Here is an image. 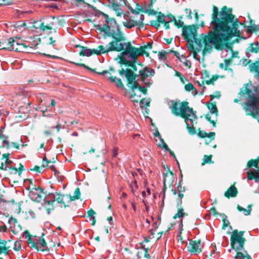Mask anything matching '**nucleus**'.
Wrapping results in <instances>:
<instances>
[{"label": "nucleus", "instance_id": "obj_1", "mask_svg": "<svg viewBox=\"0 0 259 259\" xmlns=\"http://www.w3.org/2000/svg\"><path fill=\"white\" fill-rule=\"evenodd\" d=\"M211 19L208 36L201 35L196 45L197 52H203L202 55H204L214 48L221 51V57L224 60L232 61V49L223 42L238 35L237 19L232 14V9L226 6L220 12L217 7L213 6Z\"/></svg>", "mask_w": 259, "mask_h": 259}, {"label": "nucleus", "instance_id": "obj_2", "mask_svg": "<svg viewBox=\"0 0 259 259\" xmlns=\"http://www.w3.org/2000/svg\"><path fill=\"white\" fill-rule=\"evenodd\" d=\"M101 15L105 18V24L103 25H98L97 29L104 32L105 37H112L113 40L106 46L102 45L101 50L103 54L108 53L109 52H120L124 49L126 42H123L125 38L120 31L119 26L117 24L113 18H109L107 14L101 12Z\"/></svg>", "mask_w": 259, "mask_h": 259}, {"label": "nucleus", "instance_id": "obj_3", "mask_svg": "<svg viewBox=\"0 0 259 259\" xmlns=\"http://www.w3.org/2000/svg\"><path fill=\"white\" fill-rule=\"evenodd\" d=\"M243 93L246 95L244 107L246 115L252 116L259 123V91L257 87L251 83H247Z\"/></svg>", "mask_w": 259, "mask_h": 259}, {"label": "nucleus", "instance_id": "obj_4", "mask_svg": "<svg viewBox=\"0 0 259 259\" xmlns=\"http://www.w3.org/2000/svg\"><path fill=\"white\" fill-rule=\"evenodd\" d=\"M197 27L194 25H191L188 26H184L182 31V36L184 37L186 41L189 43L188 48L190 52V54L193 55V58L197 60H200V56L198 55L199 53L203 54V52H197V49L196 45L198 44V40H200L201 35L207 36V35L204 34H201L197 37Z\"/></svg>", "mask_w": 259, "mask_h": 259}, {"label": "nucleus", "instance_id": "obj_5", "mask_svg": "<svg viewBox=\"0 0 259 259\" xmlns=\"http://www.w3.org/2000/svg\"><path fill=\"white\" fill-rule=\"evenodd\" d=\"M118 73L121 76H125L127 78L128 83L132 84V92L130 98L132 99L133 102L138 103L139 99L141 96V94L137 85L135 84V80L136 78V75H134L133 71L128 68H121L118 70Z\"/></svg>", "mask_w": 259, "mask_h": 259}, {"label": "nucleus", "instance_id": "obj_6", "mask_svg": "<svg viewBox=\"0 0 259 259\" xmlns=\"http://www.w3.org/2000/svg\"><path fill=\"white\" fill-rule=\"evenodd\" d=\"M44 201L46 205L52 206V204L56 201L58 204H61V206L66 207L71 202V199L70 195H63L60 193H55L49 194L44 199Z\"/></svg>", "mask_w": 259, "mask_h": 259}, {"label": "nucleus", "instance_id": "obj_7", "mask_svg": "<svg viewBox=\"0 0 259 259\" xmlns=\"http://www.w3.org/2000/svg\"><path fill=\"white\" fill-rule=\"evenodd\" d=\"M171 113L176 116H181L184 117V112L186 110L189 112L192 111V108H190L187 102H180L179 100H170L167 103Z\"/></svg>", "mask_w": 259, "mask_h": 259}, {"label": "nucleus", "instance_id": "obj_8", "mask_svg": "<svg viewBox=\"0 0 259 259\" xmlns=\"http://www.w3.org/2000/svg\"><path fill=\"white\" fill-rule=\"evenodd\" d=\"M244 232L235 230L232 232L231 237V245L233 249L237 252H241V251H245L244 250V244L245 239L243 237Z\"/></svg>", "mask_w": 259, "mask_h": 259}, {"label": "nucleus", "instance_id": "obj_9", "mask_svg": "<svg viewBox=\"0 0 259 259\" xmlns=\"http://www.w3.org/2000/svg\"><path fill=\"white\" fill-rule=\"evenodd\" d=\"M9 41L11 42V51L29 52L31 48L23 43V40L19 37H11Z\"/></svg>", "mask_w": 259, "mask_h": 259}, {"label": "nucleus", "instance_id": "obj_10", "mask_svg": "<svg viewBox=\"0 0 259 259\" xmlns=\"http://www.w3.org/2000/svg\"><path fill=\"white\" fill-rule=\"evenodd\" d=\"M154 74L155 70L153 69L147 67L139 71L141 80L145 83L147 87H150L152 83L150 81V80Z\"/></svg>", "mask_w": 259, "mask_h": 259}, {"label": "nucleus", "instance_id": "obj_11", "mask_svg": "<svg viewBox=\"0 0 259 259\" xmlns=\"http://www.w3.org/2000/svg\"><path fill=\"white\" fill-rule=\"evenodd\" d=\"M247 166L248 167L254 166L258 168V170H254V171L249 170L247 174L248 180H252L254 178L256 182H259V160L251 159L248 162Z\"/></svg>", "mask_w": 259, "mask_h": 259}, {"label": "nucleus", "instance_id": "obj_12", "mask_svg": "<svg viewBox=\"0 0 259 259\" xmlns=\"http://www.w3.org/2000/svg\"><path fill=\"white\" fill-rule=\"evenodd\" d=\"M189 245L188 246V251L191 254H198L202 251V249L204 247V242H201L200 240H189Z\"/></svg>", "mask_w": 259, "mask_h": 259}, {"label": "nucleus", "instance_id": "obj_13", "mask_svg": "<svg viewBox=\"0 0 259 259\" xmlns=\"http://www.w3.org/2000/svg\"><path fill=\"white\" fill-rule=\"evenodd\" d=\"M43 26V31L46 30H53L56 33V36L58 35L56 29H53V26L55 25L57 19L54 16H46L41 18Z\"/></svg>", "mask_w": 259, "mask_h": 259}, {"label": "nucleus", "instance_id": "obj_14", "mask_svg": "<svg viewBox=\"0 0 259 259\" xmlns=\"http://www.w3.org/2000/svg\"><path fill=\"white\" fill-rule=\"evenodd\" d=\"M136 17H139V19L134 20L131 17L128 21L123 22V26L129 29L136 26L143 27V21L144 19V15L139 13H137L136 14Z\"/></svg>", "mask_w": 259, "mask_h": 259}, {"label": "nucleus", "instance_id": "obj_15", "mask_svg": "<svg viewBox=\"0 0 259 259\" xmlns=\"http://www.w3.org/2000/svg\"><path fill=\"white\" fill-rule=\"evenodd\" d=\"M184 117H182L185 119V121L187 126V128L189 129V132L191 131V129L194 130V123L193 122L196 118V115L195 112L192 109L191 112L186 110L184 112Z\"/></svg>", "mask_w": 259, "mask_h": 259}, {"label": "nucleus", "instance_id": "obj_16", "mask_svg": "<svg viewBox=\"0 0 259 259\" xmlns=\"http://www.w3.org/2000/svg\"><path fill=\"white\" fill-rule=\"evenodd\" d=\"M124 51L121 53L122 57L127 56L131 61H135L136 60V52L137 48L133 47L131 42H126L124 47Z\"/></svg>", "mask_w": 259, "mask_h": 259}, {"label": "nucleus", "instance_id": "obj_17", "mask_svg": "<svg viewBox=\"0 0 259 259\" xmlns=\"http://www.w3.org/2000/svg\"><path fill=\"white\" fill-rule=\"evenodd\" d=\"M28 195L32 200L40 202L45 196V193L42 188L37 187V189L33 188L32 191H29Z\"/></svg>", "mask_w": 259, "mask_h": 259}, {"label": "nucleus", "instance_id": "obj_18", "mask_svg": "<svg viewBox=\"0 0 259 259\" xmlns=\"http://www.w3.org/2000/svg\"><path fill=\"white\" fill-rule=\"evenodd\" d=\"M101 47L102 45L99 46L97 49H88L85 47H81V51L80 52V55L83 56L90 57L92 54H96L97 55L103 54L102 50H101Z\"/></svg>", "mask_w": 259, "mask_h": 259}, {"label": "nucleus", "instance_id": "obj_19", "mask_svg": "<svg viewBox=\"0 0 259 259\" xmlns=\"http://www.w3.org/2000/svg\"><path fill=\"white\" fill-rule=\"evenodd\" d=\"M119 2H123L126 5V0H119ZM112 9L115 12L117 16H121L123 14V11L121 8L120 5L115 2V0H108Z\"/></svg>", "mask_w": 259, "mask_h": 259}, {"label": "nucleus", "instance_id": "obj_20", "mask_svg": "<svg viewBox=\"0 0 259 259\" xmlns=\"http://www.w3.org/2000/svg\"><path fill=\"white\" fill-rule=\"evenodd\" d=\"M253 53H259V42L258 41L250 44L249 47L246 49V56L247 58H249L251 56V54Z\"/></svg>", "mask_w": 259, "mask_h": 259}, {"label": "nucleus", "instance_id": "obj_21", "mask_svg": "<svg viewBox=\"0 0 259 259\" xmlns=\"http://www.w3.org/2000/svg\"><path fill=\"white\" fill-rule=\"evenodd\" d=\"M73 63L75 64L76 66L82 67L85 68L86 69H87V70H89V71H90L91 72H95L96 74H98L99 75H104V76H105L108 79V76H112L111 75L110 72L109 71L104 70V71H103L102 72H97V71H96L95 69H92V68H90L89 67H88V66L85 65L84 64H82V63Z\"/></svg>", "mask_w": 259, "mask_h": 259}, {"label": "nucleus", "instance_id": "obj_22", "mask_svg": "<svg viewBox=\"0 0 259 259\" xmlns=\"http://www.w3.org/2000/svg\"><path fill=\"white\" fill-rule=\"evenodd\" d=\"M37 242V250L41 251H48L49 250L46 241L43 238H36Z\"/></svg>", "mask_w": 259, "mask_h": 259}, {"label": "nucleus", "instance_id": "obj_23", "mask_svg": "<svg viewBox=\"0 0 259 259\" xmlns=\"http://www.w3.org/2000/svg\"><path fill=\"white\" fill-rule=\"evenodd\" d=\"M8 242H10V240L5 241L2 240L0 241V254H7L8 253L11 248L10 246L8 245Z\"/></svg>", "mask_w": 259, "mask_h": 259}, {"label": "nucleus", "instance_id": "obj_24", "mask_svg": "<svg viewBox=\"0 0 259 259\" xmlns=\"http://www.w3.org/2000/svg\"><path fill=\"white\" fill-rule=\"evenodd\" d=\"M237 188L233 185L225 192V196L228 198L230 197H234L237 195Z\"/></svg>", "mask_w": 259, "mask_h": 259}, {"label": "nucleus", "instance_id": "obj_25", "mask_svg": "<svg viewBox=\"0 0 259 259\" xmlns=\"http://www.w3.org/2000/svg\"><path fill=\"white\" fill-rule=\"evenodd\" d=\"M30 23L32 24V27L36 29H39L40 30L43 31V26L41 19L38 20H35L33 19H31L30 20Z\"/></svg>", "mask_w": 259, "mask_h": 259}, {"label": "nucleus", "instance_id": "obj_26", "mask_svg": "<svg viewBox=\"0 0 259 259\" xmlns=\"http://www.w3.org/2000/svg\"><path fill=\"white\" fill-rule=\"evenodd\" d=\"M249 68L251 72H255L259 76V59L258 60L249 65Z\"/></svg>", "mask_w": 259, "mask_h": 259}, {"label": "nucleus", "instance_id": "obj_27", "mask_svg": "<svg viewBox=\"0 0 259 259\" xmlns=\"http://www.w3.org/2000/svg\"><path fill=\"white\" fill-rule=\"evenodd\" d=\"M108 80L112 83L115 84L116 86L118 88L124 89V85L122 84L121 80L120 78H117L116 77L114 76H108Z\"/></svg>", "mask_w": 259, "mask_h": 259}, {"label": "nucleus", "instance_id": "obj_28", "mask_svg": "<svg viewBox=\"0 0 259 259\" xmlns=\"http://www.w3.org/2000/svg\"><path fill=\"white\" fill-rule=\"evenodd\" d=\"M9 154H4L3 155V158H5V164L2 163L3 168L5 170H7V168L10 167V164L12 163V161L9 159Z\"/></svg>", "mask_w": 259, "mask_h": 259}, {"label": "nucleus", "instance_id": "obj_29", "mask_svg": "<svg viewBox=\"0 0 259 259\" xmlns=\"http://www.w3.org/2000/svg\"><path fill=\"white\" fill-rule=\"evenodd\" d=\"M133 61H128L124 57H121L120 62L124 64H128V66L131 67L134 70H137L136 66Z\"/></svg>", "mask_w": 259, "mask_h": 259}, {"label": "nucleus", "instance_id": "obj_30", "mask_svg": "<svg viewBox=\"0 0 259 259\" xmlns=\"http://www.w3.org/2000/svg\"><path fill=\"white\" fill-rule=\"evenodd\" d=\"M133 61H128L124 57H121L120 62L124 64H128V66L131 67L134 70H137L136 66Z\"/></svg>", "mask_w": 259, "mask_h": 259}, {"label": "nucleus", "instance_id": "obj_31", "mask_svg": "<svg viewBox=\"0 0 259 259\" xmlns=\"http://www.w3.org/2000/svg\"><path fill=\"white\" fill-rule=\"evenodd\" d=\"M133 61H128L124 57H121L120 62L124 64H128V66L131 67L134 70H137L136 66Z\"/></svg>", "mask_w": 259, "mask_h": 259}, {"label": "nucleus", "instance_id": "obj_32", "mask_svg": "<svg viewBox=\"0 0 259 259\" xmlns=\"http://www.w3.org/2000/svg\"><path fill=\"white\" fill-rule=\"evenodd\" d=\"M235 259H252L251 256L249 255L246 251L244 252H237Z\"/></svg>", "mask_w": 259, "mask_h": 259}, {"label": "nucleus", "instance_id": "obj_33", "mask_svg": "<svg viewBox=\"0 0 259 259\" xmlns=\"http://www.w3.org/2000/svg\"><path fill=\"white\" fill-rule=\"evenodd\" d=\"M1 48L4 50H8L11 51V46L10 45V41L9 38L7 39H4L1 41Z\"/></svg>", "mask_w": 259, "mask_h": 259}, {"label": "nucleus", "instance_id": "obj_34", "mask_svg": "<svg viewBox=\"0 0 259 259\" xmlns=\"http://www.w3.org/2000/svg\"><path fill=\"white\" fill-rule=\"evenodd\" d=\"M160 142H161V144H157L158 146L159 147H161V146H162V147L165 150H167L169 152V154L172 156L174 157V158L176 159V160L177 161V162L178 163V161L176 159V157L175 155V154L173 152H172L170 149L169 148H168V146L166 145V143H165L164 140L162 139H161L160 140Z\"/></svg>", "mask_w": 259, "mask_h": 259}, {"label": "nucleus", "instance_id": "obj_35", "mask_svg": "<svg viewBox=\"0 0 259 259\" xmlns=\"http://www.w3.org/2000/svg\"><path fill=\"white\" fill-rule=\"evenodd\" d=\"M207 107H208V109L210 111V114H214L215 116H217L218 110H217V106L215 105V103H211L208 104Z\"/></svg>", "mask_w": 259, "mask_h": 259}, {"label": "nucleus", "instance_id": "obj_36", "mask_svg": "<svg viewBox=\"0 0 259 259\" xmlns=\"http://www.w3.org/2000/svg\"><path fill=\"white\" fill-rule=\"evenodd\" d=\"M231 62L232 61L224 60V63H220L219 64V67H220V68L224 69L225 70H229L231 72H232V70L228 68V66L231 64Z\"/></svg>", "mask_w": 259, "mask_h": 259}, {"label": "nucleus", "instance_id": "obj_37", "mask_svg": "<svg viewBox=\"0 0 259 259\" xmlns=\"http://www.w3.org/2000/svg\"><path fill=\"white\" fill-rule=\"evenodd\" d=\"M29 246L32 249L37 250V242L36 241V237H33L31 239L27 240Z\"/></svg>", "mask_w": 259, "mask_h": 259}, {"label": "nucleus", "instance_id": "obj_38", "mask_svg": "<svg viewBox=\"0 0 259 259\" xmlns=\"http://www.w3.org/2000/svg\"><path fill=\"white\" fill-rule=\"evenodd\" d=\"M88 213L89 217V220L92 221V225H95L96 223V219L95 217L96 212L93 210L91 209L88 211Z\"/></svg>", "mask_w": 259, "mask_h": 259}, {"label": "nucleus", "instance_id": "obj_39", "mask_svg": "<svg viewBox=\"0 0 259 259\" xmlns=\"http://www.w3.org/2000/svg\"><path fill=\"white\" fill-rule=\"evenodd\" d=\"M198 135L201 138L212 137V139H214V137L215 136V133L210 132L209 134H207L204 131H200L198 133Z\"/></svg>", "mask_w": 259, "mask_h": 259}, {"label": "nucleus", "instance_id": "obj_40", "mask_svg": "<svg viewBox=\"0 0 259 259\" xmlns=\"http://www.w3.org/2000/svg\"><path fill=\"white\" fill-rule=\"evenodd\" d=\"M180 61L183 63L186 67L188 68L190 67L191 63L190 61L187 59L186 57L184 55H182L181 56V58H180Z\"/></svg>", "mask_w": 259, "mask_h": 259}, {"label": "nucleus", "instance_id": "obj_41", "mask_svg": "<svg viewBox=\"0 0 259 259\" xmlns=\"http://www.w3.org/2000/svg\"><path fill=\"white\" fill-rule=\"evenodd\" d=\"M185 89L187 91H192V93L194 95L197 94V90L194 87L192 83H188L185 86Z\"/></svg>", "mask_w": 259, "mask_h": 259}, {"label": "nucleus", "instance_id": "obj_42", "mask_svg": "<svg viewBox=\"0 0 259 259\" xmlns=\"http://www.w3.org/2000/svg\"><path fill=\"white\" fill-rule=\"evenodd\" d=\"M171 173H170L169 174H163V191L164 192V195L163 196V198L165 197V191L166 190V185L165 184L167 182V179L169 177V176H171Z\"/></svg>", "mask_w": 259, "mask_h": 259}, {"label": "nucleus", "instance_id": "obj_43", "mask_svg": "<svg viewBox=\"0 0 259 259\" xmlns=\"http://www.w3.org/2000/svg\"><path fill=\"white\" fill-rule=\"evenodd\" d=\"M8 223L10 225V227H15L16 225L18 224V221L16 219L13 218L12 217L10 218L8 220Z\"/></svg>", "mask_w": 259, "mask_h": 259}, {"label": "nucleus", "instance_id": "obj_44", "mask_svg": "<svg viewBox=\"0 0 259 259\" xmlns=\"http://www.w3.org/2000/svg\"><path fill=\"white\" fill-rule=\"evenodd\" d=\"M135 84H136V85H137V87H138V88L139 89V90L140 91V92H141V94H143L144 95H146L147 94V90L145 88V87L143 86H141L139 83L137 82H136L135 80Z\"/></svg>", "mask_w": 259, "mask_h": 259}, {"label": "nucleus", "instance_id": "obj_45", "mask_svg": "<svg viewBox=\"0 0 259 259\" xmlns=\"http://www.w3.org/2000/svg\"><path fill=\"white\" fill-rule=\"evenodd\" d=\"M80 195V192L79 191V189L76 188L74 191V196H72L70 195L71 201H72L75 199H78L79 198Z\"/></svg>", "mask_w": 259, "mask_h": 259}, {"label": "nucleus", "instance_id": "obj_46", "mask_svg": "<svg viewBox=\"0 0 259 259\" xmlns=\"http://www.w3.org/2000/svg\"><path fill=\"white\" fill-rule=\"evenodd\" d=\"M259 30V24L258 25H253L248 26L247 31L252 32L254 31H257Z\"/></svg>", "mask_w": 259, "mask_h": 259}, {"label": "nucleus", "instance_id": "obj_47", "mask_svg": "<svg viewBox=\"0 0 259 259\" xmlns=\"http://www.w3.org/2000/svg\"><path fill=\"white\" fill-rule=\"evenodd\" d=\"M166 55H167V53L164 51L159 52L158 54L159 59L160 60H166Z\"/></svg>", "mask_w": 259, "mask_h": 259}, {"label": "nucleus", "instance_id": "obj_48", "mask_svg": "<svg viewBox=\"0 0 259 259\" xmlns=\"http://www.w3.org/2000/svg\"><path fill=\"white\" fill-rule=\"evenodd\" d=\"M165 18H166V16L163 14L161 12H159V15L157 16L158 22L165 23Z\"/></svg>", "mask_w": 259, "mask_h": 259}, {"label": "nucleus", "instance_id": "obj_49", "mask_svg": "<svg viewBox=\"0 0 259 259\" xmlns=\"http://www.w3.org/2000/svg\"><path fill=\"white\" fill-rule=\"evenodd\" d=\"M237 209L240 211H243V212L245 215H248L250 213V210L249 209H246L245 208H244L239 205H238V206H237Z\"/></svg>", "mask_w": 259, "mask_h": 259}, {"label": "nucleus", "instance_id": "obj_50", "mask_svg": "<svg viewBox=\"0 0 259 259\" xmlns=\"http://www.w3.org/2000/svg\"><path fill=\"white\" fill-rule=\"evenodd\" d=\"M30 170L35 171V174L41 173L44 171V170L42 169V167L38 166H35L33 168H31Z\"/></svg>", "mask_w": 259, "mask_h": 259}, {"label": "nucleus", "instance_id": "obj_51", "mask_svg": "<svg viewBox=\"0 0 259 259\" xmlns=\"http://www.w3.org/2000/svg\"><path fill=\"white\" fill-rule=\"evenodd\" d=\"M138 187L137 183L136 180L134 181L130 184V187L131 188L132 192L134 194L135 191Z\"/></svg>", "mask_w": 259, "mask_h": 259}, {"label": "nucleus", "instance_id": "obj_52", "mask_svg": "<svg viewBox=\"0 0 259 259\" xmlns=\"http://www.w3.org/2000/svg\"><path fill=\"white\" fill-rule=\"evenodd\" d=\"M210 100L212 101L214 98L219 99L221 97V94L220 92H215L213 94L209 96Z\"/></svg>", "mask_w": 259, "mask_h": 259}, {"label": "nucleus", "instance_id": "obj_53", "mask_svg": "<svg viewBox=\"0 0 259 259\" xmlns=\"http://www.w3.org/2000/svg\"><path fill=\"white\" fill-rule=\"evenodd\" d=\"M21 248V244L20 241H17L14 243V250L16 251L19 250Z\"/></svg>", "mask_w": 259, "mask_h": 259}, {"label": "nucleus", "instance_id": "obj_54", "mask_svg": "<svg viewBox=\"0 0 259 259\" xmlns=\"http://www.w3.org/2000/svg\"><path fill=\"white\" fill-rule=\"evenodd\" d=\"M165 23H169L175 20V18L171 15H169L166 16V18H165Z\"/></svg>", "mask_w": 259, "mask_h": 259}, {"label": "nucleus", "instance_id": "obj_55", "mask_svg": "<svg viewBox=\"0 0 259 259\" xmlns=\"http://www.w3.org/2000/svg\"><path fill=\"white\" fill-rule=\"evenodd\" d=\"M9 169L10 173L12 175H16L18 174V169L14 166H10V167L8 168Z\"/></svg>", "mask_w": 259, "mask_h": 259}, {"label": "nucleus", "instance_id": "obj_56", "mask_svg": "<svg viewBox=\"0 0 259 259\" xmlns=\"http://www.w3.org/2000/svg\"><path fill=\"white\" fill-rule=\"evenodd\" d=\"M144 54L148 55V54L145 52L142 47H141L140 49L137 48V51L136 52V55L137 56H141Z\"/></svg>", "mask_w": 259, "mask_h": 259}, {"label": "nucleus", "instance_id": "obj_57", "mask_svg": "<svg viewBox=\"0 0 259 259\" xmlns=\"http://www.w3.org/2000/svg\"><path fill=\"white\" fill-rule=\"evenodd\" d=\"M50 163V162L48 161L46 158V157H45L43 159H42V165L40 166L41 167H42V169H44V168L45 167H47V166H49V164Z\"/></svg>", "mask_w": 259, "mask_h": 259}, {"label": "nucleus", "instance_id": "obj_58", "mask_svg": "<svg viewBox=\"0 0 259 259\" xmlns=\"http://www.w3.org/2000/svg\"><path fill=\"white\" fill-rule=\"evenodd\" d=\"M160 218L159 217L158 221L153 223V224H152V227L154 231L156 230L158 228V226L160 224Z\"/></svg>", "mask_w": 259, "mask_h": 259}, {"label": "nucleus", "instance_id": "obj_59", "mask_svg": "<svg viewBox=\"0 0 259 259\" xmlns=\"http://www.w3.org/2000/svg\"><path fill=\"white\" fill-rule=\"evenodd\" d=\"M183 209L182 208L180 209L178 212L175 215L174 217V219H176L177 218H182L183 216Z\"/></svg>", "mask_w": 259, "mask_h": 259}, {"label": "nucleus", "instance_id": "obj_60", "mask_svg": "<svg viewBox=\"0 0 259 259\" xmlns=\"http://www.w3.org/2000/svg\"><path fill=\"white\" fill-rule=\"evenodd\" d=\"M3 146L7 148H10L11 147V143L7 140H4L3 141Z\"/></svg>", "mask_w": 259, "mask_h": 259}, {"label": "nucleus", "instance_id": "obj_61", "mask_svg": "<svg viewBox=\"0 0 259 259\" xmlns=\"http://www.w3.org/2000/svg\"><path fill=\"white\" fill-rule=\"evenodd\" d=\"M175 24L178 27H183L184 26V22L181 20H177L176 19L174 20Z\"/></svg>", "mask_w": 259, "mask_h": 259}, {"label": "nucleus", "instance_id": "obj_62", "mask_svg": "<svg viewBox=\"0 0 259 259\" xmlns=\"http://www.w3.org/2000/svg\"><path fill=\"white\" fill-rule=\"evenodd\" d=\"M23 236L25 238L28 239V240H29L32 238V236L30 235L28 231H25L23 232Z\"/></svg>", "mask_w": 259, "mask_h": 259}, {"label": "nucleus", "instance_id": "obj_63", "mask_svg": "<svg viewBox=\"0 0 259 259\" xmlns=\"http://www.w3.org/2000/svg\"><path fill=\"white\" fill-rule=\"evenodd\" d=\"M182 187L181 186H178L177 187V189H178V193H179V197L181 198V199H182L184 197V195L182 193Z\"/></svg>", "mask_w": 259, "mask_h": 259}, {"label": "nucleus", "instance_id": "obj_64", "mask_svg": "<svg viewBox=\"0 0 259 259\" xmlns=\"http://www.w3.org/2000/svg\"><path fill=\"white\" fill-rule=\"evenodd\" d=\"M140 103V104L143 105L144 106H149L150 105V102L149 101H148L147 100H146L145 99H142Z\"/></svg>", "mask_w": 259, "mask_h": 259}]
</instances>
